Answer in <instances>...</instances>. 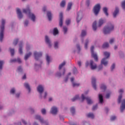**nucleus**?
<instances>
[{
	"instance_id": "f257e3e1",
	"label": "nucleus",
	"mask_w": 125,
	"mask_h": 125,
	"mask_svg": "<svg viewBox=\"0 0 125 125\" xmlns=\"http://www.w3.org/2000/svg\"><path fill=\"white\" fill-rule=\"evenodd\" d=\"M104 54L106 58H103L101 61V64L99 66V71L101 70L102 68H103V66L102 65H104V66H106L108 65V61H107V58L110 57V53L108 52H104Z\"/></svg>"
},
{
	"instance_id": "f03ea898",
	"label": "nucleus",
	"mask_w": 125,
	"mask_h": 125,
	"mask_svg": "<svg viewBox=\"0 0 125 125\" xmlns=\"http://www.w3.org/2000/svg\"><path fill=\"white\" fill-rule=\"evenodd\" d=\"M5 24V21L2 20L1 25L0 26V41L2 42L3 40V33L4 32V24Z\"/></svg>"
},
{
	"instance_id": "7ed1b4c3",
	"label": "nucleus",
	"mask_w": 125,
	"mask_h": 125,
	"mask_svg": "<svg viewBox=\"0 0 125 125\" xmlns=\"http://www.w3.org/2000/svg\"><path fill=\"white\" fill-rule=\"evenodd\" d=\"M113 30H114V25L112 24V23H108L107 26L104 27V33L106 35L109 34Z\"/></svg>"
},
{
	"instance_id": "20e7f679",
	"label": "nucleus",
	"mask_w": 125,
	"mask_h": 125,
	"mask_svg": "<svg viewBox=\"0 0 125 125\" xmlns=\"http://www.w3.org/2000/svg\"><path fill=\"white\" fill-rule=\"evenodd\" d=\"M23 13H28L29 17L31 19L33 22H35L36 20V16L34 15V14L31 13V11L30 10L29 8L27 9H24L23 10Z\"/></svg>"
},
{
	"instance_id": "39448f33",
	"label": "nucleus",
	"mask_w": 125,
	"mask_h": 125,
	"mask_svg": "<svg viewBox=\"0 0 125 125\" xmlns=\"http://www.w3.org/2000/svg\"><path fill=\"white\" fill-rule=\"evenodd\" d=\"M100 8L101 7L100 4H97L94 6L93 11L95 15H98V13H99V12L100 11Z\"/></svg>"
},
{
	"instance_id": "423d86ee",
	"label": "nucleus",
	"mask_w": 125,
	"mask_h": 125,
	"mask_svg": "<svg viewBox=\"0 0 125 125\" xmlns=\"http://www.w3.org/2000/svg\"><path fill=\"white\" fill-rule=\"evenodd\" d=\"M94 49V46H92L91 47V52L92 57L94 58V60H95V61H98V57H97V54L94 53V51H93Z\"/></svg>"
},
{
	"instance_id": "0eeeda50",
	"label": "nucleus",
	"mask_w": 125,
	"mask_h": 125,
	"mask_svg": "<svg viewBox=\"0 0 125 125\" xmlns=\"http://www.w3.org/2000/svg\"><path fill=\"white\" fill-rule=\"evenodd\" d=\"M82 102H83V100H84V99H86L87 102V104H92L93 102L91 100V99H90V98L89 97H85L84 95L83 94L82 95Z\"/></svg>"
},
{
	"instance_id": "6e6552de",
	"label": "nucleus",
	"mask_w": 125,
	"mask_h": 125,
	"mask_svg": "<svg viewBox=\"0 0 125 125\" xmlns=\"http://www.w3.org/2000/svg\"><path fill=\"white\" fill-rule=\"evenodd\" d=\"M34 54L35 56V59L36 60H39V58L42 56V52L38 53L37 52H34Z\"/></svg>"
},
{
	"instance_id": "1a4fd4ad",
	"label": "nucleus",
	"mask_w": 125,
	"mask_h": 125,
	"mask_svg": "<svg viewBox=\"0 0 125 125\" xmlns=\"http://www.w3.org/2000/svg\"><path fill=\"white\" fill-rule=\"evenodd\" d=\"M57 112H58V109L55 106H53L51 108L50 113L51 114H53V115H56L57 114Z\"/></svg>"
},
{
	"instance_id": "9d476101",
	"label": "nucleus",
	"mask_w": 125,
	"mask_h": 125,
	"mask_svg": "<svg viewBox=\"0 0 125 125\" xmlns=\"http://www.w3.org/2000/svg\"><path fill=\"white\" fill-rule=\"evenodd\" d=\"M90 65L91 70H95V69L97 68V65H96V64L94 63V62H93V61L92 60H91L90 62Z\"/></svg>"
},
{
	"instance_id": "9b49d317",
	"label": "nucleus",
	"mask_w": 125,
	"mask_h": 125,
	"mask_svg": "<svg viewBox=\"0 0 125 125\" xmlns=\"http://www.w3.org/2000/svg\"><path fill=\"white\" fill-rule=\"evenodd\" d=\"M59 25L60 27H62L63 25V13H60V21H59Z\"/></svg>"
},
{
	"instance_id": "f8f14e48",
	"label": "nucleus",
	"mask_w": 125,
	"mask_h": 125,
	"mask_svg": "<svg viewBox=\"0 0 125 125\" xmlns=\"http://www.w3.org/2000/svg\"><path fill=\"white\" fill-rule=\"evenodd\" d=\"M35 119L36 120H38L39 121H40L41 124H45V122H44L43 119L42 118L40 115H36Z\"/></svg>"
},
{
	"instance_id": "ddd939ff",
	"label": "nucleus",
	"mask_w": 125,
	"mask_h": 125,
	"mask_svg": "<svg viewBox=\"0 0 125 125\" xmlns=\"http://www.w3.org/2000/svg\"><path fill=\"white\" fill-rule=\"evenodd\" d=\"M17 14L18 15V18H19V19H21L23 18V15H22V13L21 12L20 9L19 8L17 9Z\"/></svg>"
},
{
	"instance_id": "4468645a",
	"label": "nucleus",
	"mask_w": 125,
	"mask_h": 125,
	"mask_svg": "<svg viewBox=\"0 0 125 125\" xmlns=\"http://www.w3.org/2000/svg\"><path fill=\"white\" fill-rule=\"evenodd\" d=\"M37 90L39 93H40L42 97V93L43 92V87L42 85H39L37 87Z\"/></svg>"
},
{
	"instance_id": "2eb2a0df",
	"label": "nucleus",
	"mask_w": 125,
	"mask_h": 125,
	"mask_svg": "<svg viewBox=\"0 0 125 125\" xmlns=\"http://www.w3.org/2000/svg\"><path fill=\"white\" fill-rule=\"evenodd\" d=\"M125 109V100L124 99L122 101V105L121 106V107H120L121 112L123 113Z\"/></svg>"
},
{
	"instance_id": "dca6fc26",
	"label": "nucleus",
	"mask_w": 125,
	"mask_h": 125,
	"mask_svg": "<svg viewBox=\"0 0 125 125\" xmlns=\"http://www.w3.org/2000/svg\"><path fill=\"white\" fill-rule=\"evenodd\" d=\"M74 80L75 79L74 78V77L71 78L70 80L71 83H72L73 87H75L76 86H80V83L74 82Z\"/></svg>"
},
{
	"instance_id": "f3484780",
	"label": "nucleus",
	"mask_w": 125,
	"mask_h": 125,
	"mask_svg": "<svg viewBox=\"0 0 125 125\" xmlns=\"http://www.w3.org/2000/svg\"><path fill=\"white\" fill-rule=\"evenodd\" d=\"M96 79L94 77H92V84L93 85V87L95 90H96Z\"/></svg>"
},
{
	"instance_id": "a211bd4d",
	"label": "nucleus",
	"mask_w": 125,
	"mask_h": 125,
	"mask_svg": "<svg viewBox=\"0 0 125 125\" xmlns=\"http://www.w3.org/2000/svg\"><path fill=\"white\" fill-rule=\"evenodd\" d=\"M45 40L46 42L47 43V44H48L49 47H51V43L50 42V40H49V38H48L47 36L45 37Z\"/></svg>"
},
{
	"instance_id": "6ab92c4d",
	"label": "nucleus",
	"mask_w": 125,
	"mask_h": 125,
	"mask_svg": "<svg viewBox=\"0 0 125 125\" xmlns=\"http://www.w3.org/2000/svg\"><path fill=\"white\" fill-rule=\"evenodd\" d=\"M82 20V13L78 12L77 13V23L80 21Z\"/></svg>"
},
{
	"instance_id": "aec40b11",
	"label": "nucleus",
	"mask_w": 125,
	"mask_h": 125,
	"mask_svg": "<svg viewBox=\"0 0 125 125\" xmlns=\"http://www.w3.org/2000/svg\"><path fill=\"white\" fill-rule=\"evenodd\" d=\"M118 13H119V8L118 7H116L113 14V17L115 18L117 16V15L118 14Z\"/></svg>"
},
{
	"instance_id": "412c9836",
	"label": "nucleus",
	"mask_w": 125,
	"mask_h": 125,
	"mask_svg": "<svg viewBox=\"0 0 125 125\" xmlns=\"http://www.w3.org/2000/svg\"><path fill=\"white\" fill-rule=\"evenodd\" d=\"M24 85V87H25V88L28 89V92H31V88L30 87V85H29V84L28 83H25Z\"/></svg>"
},
{
	"instance_id": "4be33fe9",
	"label": "nucleus",
	"mask_w": 125,
	"mask_h": 125,
	"mask_svg": "<svg viewBox=\"0 0 125 125\" xmlns=\"http://www.w3.org/2000/svg\"><path fill=\"white\" fill-rule=\"evenodd\" d=\"M11 63H12V62H18V63H21V60H20L19 58H18L17 60L16 59H14L13 60H10Z\"/></svg>"
},
{
	"instance_id": "5701e85b",
	"label": "nucleus",
	"mask_w": 125,
	"mask_h": 125,
	"mask_svg": "<svg viewBox=\"0 0 125 125\" xmlns=\"http://www.w3.org/2000/svg\"><path fill=\"white\" fill-rule=\"evenodd\" d=\"M47 16L48 17L49 21H51V19L52 17V15H51V12H50V11L47 12Z\"/></svg>"
},
{
	"instance_id": "b1692460",
	"label": "nucleus",
	"mask_w": 125,
	"mask_h": 125,
	"mask_svg": "<svg viewBox=\"0 0 125 125\" xmlns=\"http://www.w3.org/2000/svg\"><path fill=\"white\" fill-rule=\"evenodd\" d=\"M96 24H97L96 21H95L93 23L92 28L94 31H96L97 29V26H96Z\"/></svg>"
},
{
	"instance_id": "393cba45",
	"label": "nucleus",
	"mask_w": 125,
	"mask_h": 125,
	"mask_svg": "<svg viewBox=\"0 0 125 125\" xmlns=\"http://www.w3.org/2000/svg\"><path fill=\"white\" fill-rule=\"evenodd\" d=\"M103 10L104 13V14L106 16H108L109 15V14L108 13V9H107L106 7H104L103 9Z\"/></svg>"
},
{
	"instance_id": "a878e982",
	"label": "nucleus",
	"mask_w": 125,
	"mask_h": 125,
	"mask_svg": "<svg viewBox=\"0 0 125 125\" xmlns=\"http://www.w3.org/2000/svg\"><path fill=\"white\" fill-rule=\"evenodd\" d=\"M72 5H73L72 2L68 3L67 8L66 9L67 11H69V10H70L71 8H72Z\"/></svg>"
},
{
	"instance_id": "bb28decb",
	"label": "nucleus",
	"mask_w": 125,
	"mask_h": 125,
	"mask_svg": "<svg viewBox=\"0 0 125 125\" xmlns=\"http://www.w3.org/2000/svg\"><path fill=\"white\" fill-rule=\"evenodd\" d=\"M22 42H20V48H19V53L21 54H23V51H22Z\"/></svg>"
},
{
	"instance_id": "cd10ccee",
	"label": "nucleus",
	"mask_w": 125,
	"mask_h": 125,
	"mask_svg": "<svg viewBox=\"0 0 125 125\" xmlns=\"http://www.w3.org/2000/svg\"><path fill=\"white\" fill-rule=\"evenodd\" d=\"M31 55H32V53L31 52H29V53L26 54L24 56V60H27L28 58H29V57H30V56H31Z\"/></svg>"
},
{
	"instance_id": "c85d7f7f",
	"label": "nucleus",
	"mask_w": 125,
	"mask_h": 125,
	"mask_svg": "<svg viewBox=\"0 0 125 125\" xmlns=\"http://www.w3.org/2000/svg\"><path fill=\"white\" fill-rule=\"evenodd\" d=\"M66 64V62H63L59 66V70H61L62 68H63V66H65Z\"/></svg>"
},
{
	"instance_id": "c756f323",
	"label": "nucleus",
	"mask_w": 125,
	"mask_h": 125,
	"mask_svg": "<svg viewBox=\"0 0 125 125\" xmlns=\"http://www.w3.org/2000/svg\"><path fill=\"white\" fill-rule=\"evenodd\" d=\"M59 32L58 29H57V28H55L53 30V34L54 36H56V35H58Z\"/></svg>"
},
{
	"instance_id": "7c9ffc66",
	"label": "nucleus",
	"mask_w": 125,
	"mask_h": 125,
	"mask_svg": "<svg viewBox=\"0 0 125 125\" xmlns=\"http://www.w3.org/2000/svg\"><path fill=\"white\" fill-rule=\"evenodd\" d=\"M46 60L47 63L48 65L50 62V57L49 56H48V55H46Z\"/></svg>"
},
{
	"instance_id": "2f4dec72",
	"label": "nucleus",
	"mask_w": 125,
	"mask_h": 125,
	"mask_svg": "<svg viewBox=\"0 0 125 125\" xmlns=\"http://www.w3.org/2000/svg\"><path fill=\"white\" fill-rule=\"evenodd\" d=\"M87 117H88V118H91V119H93L94 118V115L93 113H89L87 114Z\"/></svg>"
},
{
	"instance_id": "473e14b6",
	"label": "nucleus",
	"mask_w": 125,
	"mask_h": 125,
	"mask_svg": "<svg viewBox=\"0 0 125 125\" xmlns=\"http://www.w3.org/2000/svg\"><path fill=\"white\" fill-rule=\"evenodd\" d=\"M99 99L100 100V103H103V96L101 94L99 95Z\"/></svg>"
},
{
	"instance_id": "72a5a7b5",
	"label": "nucleus",
	"mask_w": 125,
	"mask_h": 125,
	"mask_svg": "<svg viewBox=\"0 0 125 125\" xmlns=\"http://www.w3.org/2000/svg\"><path fill=\"white\" fill-rule=\"evenodd\" d=\"M103 23H104V21H103L102 19H100L99 21L98 27H101Z\"/></svg>"
},
{
	"instance_id": "f704fd0d",
	"label": "nucleus",
	"mask_w": 125,
	"mask_h": 125,
	"mask_svg": "<svg viewBox=\"0 0 125 125\" xmlns=\"http://www.w3.org/2000/svg\"><path fill=\"white\" fill-rule=\"evenodd\" d=\"M106 47H109V43L105 42L103 45V48H106Z\"/></svg>"
},
{
	"instance_id": "c9c22d12",
	"label": "nucleus",
	"mask_w": 125,
	"mask_h": 125,
	"mask_svg": "<svg viewBox=\"0 0 125 125\" xmlns=\"http://www.w3.org/2000/svg\"><path fill=\"white\" fill-rule=\"evenodd\" d=\"M79 95H76V96H75V97L74 98L72 99L71 100L73 102H74V101H76V100H78V99H79Z\"/></svg>"
},
{
	"instance_id": "e433bc0d",
	"label": "nucleus",
	"mask_w": 125,
	"mask_h": 125,
	"mask_svg": "<svg viewBox=\"0 0 125 125\" xmlns=\"http://www.w3.org/2000/svg\"><path fill=\"white\" fill-rule=\"evenodd\" d=\"M65 3L66 1H65L64 0H63L61 3V6H62V7H64L65 6Z\"/></svg>"
},
{
	"instance_id": "4c0bfd02",
	"label": "nucleus",
	"mask_w": 125,
	"mask_h": 125,
	"mask_svg": "<svg viewBox=\"0 0 125 125\" xmlns=\"http://www.w3.org/2000/svg\"><path fill=\"white\" fill-rule=\"evenodd\" d=\"M70 112L72 114V115L75 114V107H72L70 108Z\"/></svg>"
},
{
	"instance_id": "58836bf2",
	"label": "nucleus",
	"mask_w": 125,
	"mask_h": 125,
	"mask_svg": "<svg viewBox=\"0 0 125 125\" xmlns=\"http://www.w3.org/2000/svg\"><path fill=\"white\" fill-rule=\"evenodd\" d=\"M101 88L102 89V90H105L106 88V85H105L104 84H102L101 86Z\"/></svg>"
},
{
	"instance_id": "ea45409f",
	"label": "nucleus",
	"mask_w": 125,
	"mask_h": 125,
	"mask_svg": "<svg viewBox=\"0 0 125 125\" xmlns=\"http://www.w3.org/2000/svg\"><path fill=\"white\" fill-rule=\"evenodd\" d=\"M10 51L11 52V56H14V49L10 48Z\"/></svg>"
},
{
	"instance_id": "a19ab883",
	"label": "nucleus",
	"mask_w": 125,
	"mask_h": 125,
	"mask_svg": "<svg viewBox=\"0 0 125 125\" xmlns=\"http://www.w3.org/2000/svg\"><path fill=\"white\" fill-rule=\"evenodd\" d=\"M86 31L84 30H82V32L81 33V36L84 37V36H86Z\"/></svg>"
},
{
	"instance_id": "79ce46f5",
	"label": "nucleus",
	"mask_w": 125,
	"mask_h": 125,
	"mask_svg": "<svg viewBox=\"0 0 125 125\" xmlns=\"http://www.w3.org/2000/svg\"><path fill=\"white\" fill-rule=\"evenodd\" d=\"M3 63H4L3 61H0V71L2 69V65H3Z\"/></svg>"
},
{
	"instance_id": "37998d69",
	"label": "nucleus",
	"mask_w": 125,
	"mask_h": 125,
	"mask_svg": "<svg viewBox=\"0 0 125 125\" xmlns=\"http://www.w3.org/2000/svg\"><path fill=\"white\" fill-rule=\"evenodd\" d=\"M123 96H122V94H121L119 97H118V103L119 104L121 103V101L122 100V98Z\"/></svg>"
},
{
	"instance_id": "c03bdc74",
	"label": "nucleus",
	"mask_w": 125,
	"mask_h": 125,
	"mask_svg": "<svg viewBox=\"0 0 125 125\" xmlns=\"http://www.w3.org/2000/svg\"><path fill=\"white\" fill-rule=\"evenodd\" d=\"M87 44H88V40L87 39L86 40L85 45H84V48H85V49L87 48Z\"/></svg>"
},
{
	"instance_id": "a18cd8bd",
	"label": "nucleus",
	"mask_w": 125,
	"mask_h": 125,
	"mask_svg": "<svg viewBox=\"0 0 125 125\" xmlns=\"http://www.w3.org/2000/svg\"><path fill=\"white\" fill-rule=\"evenodd\" d=\"M54 48H55V49H57V48H58V42H55Z\"/></svg>"
},
{
	"instance_id": "49530a36",
	"label": "nucleus",
	"mask_w": 125,
	"mask_h": 125,
	"mask_svg": "<svg viewBox=\"0 0 125 125\" xmlns=\"http://www.w3.org/2000/svg\"><path fill=\"white\" fill-rule=\"evenodd\" d=\"M41 112L42 115H45V113H46V110H45V109H42L41 110Z\"/></svg>"
},
{
	"instance_id": "de8ad7c7",
	"label": "nucleus",
	"mask_w": 125,
	"mask_h": 125,
	"mask_svg": "<svg viewBox=\"0 0 125 125\" xmlns=\"http://www.w3.org/2000/svg\"><path fill=\"white\" fill-rule=\"evenodd\" d=\"M18 39H16L13 42V44H14V45H16V44H17V43H18Z\"/></svg>"
},
{
	"instance_id": "09e8293b",
	"label": "nucleus",
	"mask_w": 125,
	"mask_h": 125,
	"mask_svg": "<svg viewBox=\"0 0 125 125\" xmlns=\"http://www.w3.org/2000/svg\"><path fill=\"white\" fill-rule=\"evenodd\" d=\"M63 29L64 34H66V33H67V31H68V29L66 27H63Z\"/></svg>"
},
{
	"instance_id": "8fccbe9b",
	"label": "nucleus",
	"mask_w": 125,
	"mask_h": 125,
	"mask_svg": "<svg viewBox=\"0 0 125 125\" xmlns=\"http://www.w3.org/2000/svg\"><path fill=\"white\" fill-rule=\"evenodd\" d=\"M65 23L66 25H70V23H71V20H67Z\"/></svg>"
},
{
	"instance_id": "3c124183",
	"label": "nucleus",
	"mask_w": 125,
	"mask_h": 125,
	"mask_svg": "<svg viewBox=\"0 0 125 125\" xmlns=\"http://www.w3.org/2000/svg\"><path fill=\"white\" fill-rule=\"evenodd\" d=\"M110 95H111V93L109 92L108 93H107L106 96H105V98L108 99V98H110Z\"/></svg>"
},
{
	"instance_id": "603ef678",
	"label": "nucleus",
	"mask_w": 125,
	"mask_h": 125,
	"mask_svg": "<svg viewBox=\"0 0 125 125\" xmlns=\"http://www.w3.org/2000/svg\"><path fill=\"white\" fill-rule=\"evenodd\" d=\"M73 74H77L78 73V70L76 67H74L73 71Z\"/></svg>"
},
{
	"instance_id": "864d4df0",
	"label": "nucleus",
	"mask_w": 125,
	"mask_h": 125,
	"mask_svg": "<svg viewBox=\"0 0 125 125\" xmlns=\"http://www.w3.org/2000/svg\"><path fill=\"white\" fill-rule=\"evenodd\" d=\"M10 93H12L13 94H14V93H15V89L14 88H12L10 90Z\"/></svg>"
},
{
	"instance_id": "5fc2aeb1",
	"label": "nucleus",
	"mask_w": 125,
	"mask_h": 125,
	"mask_svg": "<svg viewBox=\"0 0 125 125\" xmlns=\"http://www.w3.org/2000/svg\"><path fill=\"white\" fill-rule=\"evenodd\" d=\"M122 6L124 9H125V1L122 2Z\"/></svg>"
},
{
	"instance_id": "6e6d98bb",
	"label": "nucleus",
	"mask_w": 125,
	"mask_h": 125,
	"mask_svg": "<svg viewBox=\"0 0 125 125\" xmlns=\"http://www.w3.org/2000/svg\"><path fill=\"white\" fill-rule=\"evenodd\" d=\"M96 109H97V105L93 106L92 110V111H94L95 110H96Z\"/></svg>"
},
{
	"instance_id": "4d7b16f0",
	"label": "nucleus",
	"mask_w": 125,
	"mask_h": 125,
	"mask_svg": "<svg viewBox=\"0 0 125 125\" xmlns=\"http://www.w3.org/2000/svg\"><path fill=\"white\" fill-rule=\"evenodd\" d=\"M28 24H29V21H25L24 22V26L27 27V26H28Z\"/></svg>"
},
{
	"instance_id": "13d9d810",
	"label": "nucleus",
	"mask_w": 125,
	"mask_h": 125,
	"mask_svg": "<svg viewBox=\"0 0 125 125\" xmlns=\"http://www.w3.org/2000/svg\"><path fill=\"white\" fill-rule=\"evenodd\" d=\"M18 71L19 72H22V67H21V66H19V67L18 68Z\"/></svg>"
},
{
	"instance_id": "bf43d9fd",
	"label": "nucleus",
	"mask_w": 125,
	"mask_h": 125,
	"mask_svg": "<svg viewBox=\"0 0 125 125\" xmlns=\"http://www.w3.org/2000/svg\"><path fill=\"white\" fill-rule=\"evenodd\" d=\"M116 116H112L111 118H110V120L111 121H115V120H116Z\"/></svg>"
},
{
	"instance_id": "052dcab7",
	"label": "nucleus",
	"mask_w": 125,
	"mask_h": 125,
	"mask_svg": "<svg viewBox=\"0 0 125 125\" xmlns=\"http://www.w3.org/2000/svg\"><path fill=\"white\" fill-rule=\"evenodd\" d=\"M115 65L114 63H113V64L112 65V66H111V71H113V70H114V69H115Z\"/></svg>"
},
{
	"instance_id": "680f3d73",
	"label": "nucleus",
	"mask_w": 125,
	"mask_h": 125,
	"mask_svg": "<svg viewBox=\"0 0 125 125\" xmlns=\"http://www.w3.org/2000/svg\"><path fill=\"white\" fill-rule=\"evenodd\" d=\"M114 41H115V39H110V40L109 41V43H113V42H114Z\"/></svg>"
},
{
	"instance_id": "e2e57ef3",
	"label": "nucleus",
	"mask_w": 125,
	"mask_h": 125,
	"mask_svg": "<svg viewBox=\"0 0 125 125\" xmlns=\"http://www.w3.org/2000/svg\"><path fill=\"white\" fill-rule=\"evenodd\" d=\"M89 3H90V1L89 0H87L86 5H87V6H89Z\"/></svg>"
},
{
	"instance_id": "0e129e2a",
	"label": "nucleus",
	"mask_w": 125,
	"mask_h": 125,
	"mask_svg": "<svg viewBox=\"0 0 125 125\" xmlns=\"http://www.w3.org/2000/svg\"><path fill=\"white\" fill-rule=\"evenodd\" d=\"M30 111L31 114H33V113H34L35 112L34 109H33V108H30Z\"/></svg>"
},
{
	"instance_id": "69168bd1",
	"label": "nucleus",
	"mask_w": 125,
	"mask_h": 125,
	"mask_svg": "<svg viewBox=\"0 0 125 125\" xmlns=\"http://www.w3.org/2000/svg\"><path fill=\"white\" fill-rule=\"evenodd\" d=\"M22 123L23 124V125H27V122L24 121V120H22Z\"/></svg>"
},
{
	"instance_id": "338daca9",
	"label": "nucleus",
	"mask_w": 125,
	"mask_h": 125,
	"mask_svg": "<svg viewBox=\"0 0 125 125\" xmlns=\"http://www.w3.org/2000/svg\"><path fill=\"white\" fill-rule=\"evenodd\" d=\"M77 49H78V50H81V48L80 47V45L77 44Z\"/></svg>"
},
{
	"instance_id": "774afa93",
	"label": "nucleus",
	"mask_w": 125,
	"mask_h": 125,
	"mask_svg": "<svg viewBox=\"0 0 125 125\" xmlns=\"http://www.w3.org/2000/svg\"><path fill=\"white\" fill-rule=\"evenodd\" d=\"M57 75L58 76V77H61V73H57Z\"/></svg>"
}]
</instances>
